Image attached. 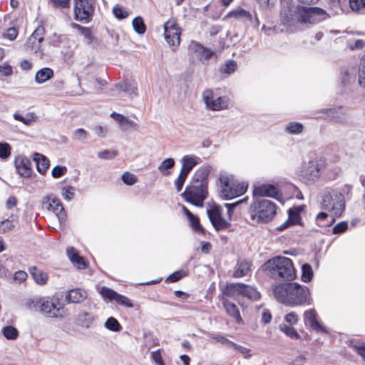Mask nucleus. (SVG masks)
Listing matches in <instances>:
<instances>
[{
	"label": "nucleus",
	"instance_id": "obj_1",
	"mask_svg": "<svg viewBox=\"0 0 365 365\" xmlns=\"http://www.w3.org/2000/svg\"><path fill=\"white\" fill-rule=\"evenodd\" d=\"M325 12L317 7L305 8L295 4L291 0H282L280 11L281 24L292 29L297 23L313 24L319 19L318 16H324Z\"/></svg>",
	"mask_w": 365,
	"mask_h": 365
},
{
	"label": "nucleus",
	"instance_id": "obj_2",
	"mask_svg": "<svg viewBox=\"0 0 365 365\" xmlns=\"http://www.w3.org/2000/svg\"><path fill=\"white\" fill-rule=\"evenodd\" d=\"M273 292L279 302L287 305L294 307L312 303L308 288L297 283L276 284L273 286Z\"/></svg>",
	"mask_w": 365,
	"mask_h": 365
},
{
	"label": "nucleus",
	"instance_id": "obj_3",
	"mask_svg": "<svg viewBox=\"0 0 365 365\" xmlns=\"http://www.w3.org/2000/svg\"><path fill=\"white\" fill-rule=\"evenodd\" d=\"M58 298L54 297H34L25 301L24 307L26 309L38 312L48 317L64 319L68 317L69 312L63 307H58L56 302Z\"/></svg>",
	"mask_w": 365,
	"mask_h": 365
},
{
	"label": "nucleus",
	"instance_id": "obj_4",
	"mask_svg": "<svg viewBox=\"0 0 365 365\" xmlns=\"http://www.w3.org/2000/svg\"><path fill=\"white\" fill-rule=\"evenodd\" d=\"M264 268L269 275L275 279L292 281L296 278L293 263L289 258L285 257L277 256L269 259L264 264Z\"/></svg>",
	"mask_w": 365,
	"mask_h": 365
},
{
	"label": "nucleus",
	"instance_id": "obj_5",
	"mask_svg": "<svg viewBox=\"0 0 365 365\" xmlns=\"http://www.w3.org/2000/svg\"><path fill=\"white\" fill-rule=\"evenodd\" d=\"M220 196L228 200L242 195L246 192L248 185L245 182H237L234 175L227 173H221L218 178Z\"/></svg>",
	"mask_w": 365,
	"mask_h": 365
},
{
	"label": "nucleus",
	"instance_id": "obj_6",
	"mask_svg": "<svg viewBox=\"0 0 365 365\" xmlns=\"http://www.w3.org/2000/svg\"><path fill=\"white\" fill-rule=\"evenodd\" d=\"M321 206L322 209L331 212L329 223L323 225L324 226L330 225L335 221L336 217L341 215L345 210L344 196L337 190L327 188L322 194Z\"/></svg>",
	"mask_w": 365,
	"mask_h": 365
},
{
	"label": "nucleus",
	"instance_id": "obj_7",
	"mask_svg": "<svg viewBox=\"0 0 365 365\" xmlns=\"http://www.w3.org/2000/svg\"><path fill=\"white\" fill-rule=\"evenodd\" d=\"M249 214L252 225L271 221L276 214L275 205L268 200L255 201L250 205Z\"/></svg>",
	"mask_w": 365,
	"mask_h": 365
},
{
	"label": "nucleus",
	"instance_id": "obj_8",
	"mask_svg": "<svg viewBox=\"0 0 365 365\" xmlns=\"http://www.w3.org/2000/svg\"><path fill=\"white\" fill-rule=\"evenodd\" d=\"M207 188L205 185H197L193 182L185 187L181 194L182 197L196 207H202L204 200L207 197Z\"/></svg>",
	"mask_w": 365,
	"mask_h": 365
},
{
	"label": "nucleus",
	"instance_id": "obj_9",
	"mask_svg": "<svg viewBox=\"0 0 365 365\" xmlns=\"http://www.w3.org/2000/svg\"><path fill=\"white\" fill-rule=\"evenodd\" d=\"M205 108L212 111H221L228 109L230 99L226 96H216L212 89L207 88L202 93Z\"/></svg>",
	"mask_w": 365,
	"mask_h": 365
},
{
	"label": "nucleus",
	"instance_id": "obj_10",
	"mask_svg": "<svg viewBox=\"0 0 365 365\" xmlns=\"http://www.w3.org/2000/svg\"><path fill=\"white\" fill-rule=\"evenodd\" d=\"M224 294L231 297H236L241 295L253 301L258 300L261 297L260 293L255 287L242 283H232L228 284L224 291Z\"/></svg>",
	"mask_w": 365,
	"mask_h": 365
},
{
	"label": "nucleus",
	"instance_id": "obj_11",
	"mask_svg": "<svg viewBox=\"0 0 365 365\" xmlns=\"http://www.w3.org/2000/svg\"><path fill=\"white\" fill-rule=\"evenodd\" d=\"M321 165L317 160L304 163L298 171L299 179L306 184L316 182L320 177Z\"/></svg>",
	"mask_w": 365,
	"mask_h": 365
},
{
	"label": "nucleus",
	"instance_id": "obj_12",
	"mask_svg": "<svg viewBox=\"0 0 365 365\" xmlns=\"http://www.w3.org/2000/svg\"><path fill=\"white\" fill-rule=\"evenodd\" d=\"M223 208L217 204L210 205L207 213L210 221L216 230H222L230 225L229 220L222 217Z\"/></svg>",
	"mask_w": 365,
	"mask_h": 365
},
{
	"label": "nucleus",
	"instance_id": "obj_13",
	"mask_svg": "<svg viewBox=\"0 0 365 365\" xmlns=\"http://www.w3.org/2000/svg\"><path fill=\"white\" fill-rule=\"evenodd\" d=\"M181 29L173 19H170L164 24V36L167 43L175 50L180 43Z\"/></svg>",
	"mask_w": 365,
	"mask_h": 365
},
{
	"label": "nucleus",
	"instance_id": "obj_14",
	"mask_svg": "<svg viewBox=\"0 0 365 365\" xmlns=\"http://www.w3.org/2000/svg\"><path fill=\"white\" fill-rule=\"evenodd\" d=\"M74 12L78 21L88 22L94 11V0H74Z\"/></svg>",
	"mask_w": 365,
	"mask_h": 365
},
{
	"label": "nucleus",
	"instance_id": "obj_15",
	"mask_svg": "<svg viewBox=\"0 0 365 365\" xmlns=\"http://www.w3.org/2000/svg\"><path fill=\"white\" fill-rule=\"evenodd\" d=\"M323 113H324V118L339 124L349 125L352 122L349 111L342 107L325 109Z\"/></svg>",
	"mask_w": 365,
	"mask_h": 365
},
{
	"label": "nucleus",
	"instance_id": "obj_16",
	"mask_svg": "<svg viewBox=\"0 0 365 365\" xmlns=\"http://www.w3.org/2000/svg\"><path fill=\"white\" fill-rule=\"evenodd\" d=\"M43 205L46 210L52 211L56 215L61 224L66 222V215L64 208L58 197L53 195H48L43 199Z\"/></svg>",
	"mask_w": 365,
	"mask_h": 365
},
{
	"label": "nucleus",
	"instance_id": "obj_17",
	"mask_svg": "<svg viewBox=\"0 0 365 365\" xmlns=\"http://www.w3.org/2000/svg\"><path fill=\"white\" fill-rule=\"evenodd\" d=\"M100 294L103 299L115 301L117 304L128 308H132L133 307L130 299L124 295L117 293L115 291L108 287H102L100 290Z\"/></svg>",
	"mask_w": 365,
	"mask_h": 365
},
{
	"label": "nucleus",
	"instance_id": "obj_18",
	"mask_svg": "<svg viewBox=\"0 0 365 365\" xmlns=\"http://www.w3.org/2000/svg\"><path fill=\"white\" fill-rule=\"evenodd\" d=\"M44 28L38 26L33 34L29 37L26 47L31 53H37L41 51V42L43 39Z\"/></svg>",
	"mask_w": 365,
	"mask_h": 365
},
{
	"label": "nucleus",
	"instance_id": "obj_19",
	"mask_svg": "<svg viewBox=\"0 0 365 365\" xmlns=\"http://www.w3.org/2000/svg\"><path fill=\"white\" fill-rule=\"evenodd\" d=\"M253 195L259 197H270L277 198L279 189L271 184H260L255 185L253 190Z\"/></svg>",
	"mask_w": 365,
	"mask_h": 365
},
{
	"label": "nucleus",
	"instance_id": "obj_20",
	"mask_svg": "<svg viewBox=\"0 0 365 365\" xmlns=\"http://www.w3.org/2000/svg\"><path fill=\"white\" fill-rule=\"evenodd\" d=\"M15 168L18 173L24 178L31 175V161L24 155H18L14 160Z\"/></svg>",
	"mask_w": 365,
	"mask_h": 365
},
{
	"label": "nucleus",
	"instance_id": "obj_21",
	"mask_svg": "<svg viewBox=\"0 0 365 365\" xmlns=\"http://www.w3.org/2000/svg\"><path fill=\"white\" fill-rule=\"evenodd\" d=\"M212 170V167L209 165H203L200 167L195 173L192 177L193 182L205 185L207 188L208 186V176Z\"/></svg>",
	"mask_w": 365,
	"mask_h": 365
},
{
	"label": "nucleus",
	"instance_id": "obj_22",
	"mask_svg": "<svg viewBox=\"0 0 365 365\" xmlns=\"http://www.w3.org/2000/svg\"><path fill=\"white\" fill-rule=\"evenodd\" d=\"M303 317L304 323L307 326H309L312 329L317 331L327 332L326 329L323 327L317 320V314L314 309H310L306 310L304 312Z\"/></svg>",
	"mask_w": 365,
	"mask_h": 365
},
{
	"label": "nucleus",
	"instance_id": "obj_23",
	"mask_svg": "<svg viewBox=\"0 0 365 365\" xmlns=\"http://www.w3.org/2000/svg\"><path fill=\"white\" fill-rule=\"evenodd\" d=\"M200 161L201 159L195 155H185L180 160V171L188 175L195 165L200 163Z\"/></svg>",
	"mask_w": 365,
	"mask_h": 365
},
{
	"label": "nucleus",
	"instance_id": "obj_24",
	"mask_svg": "<svg viewBox=\"0 0 365 365\" xmlns=\"http://www.w3.org/2000/svg\"><path fill=\"white\" fill-rule=\"evenodd\" d=\"M86 298V291L79 288L69 290L66 295V299L68 303H81Z\"/></svg>",
	"mask_w": 365,
	"mask_h": 365
},
{
	"label": "nucleus",
	"instance_id": "obj_25",
	"mask_svg": "<svg viewBox=\"0 0 365 365\" xmlns=\"http://www.w3.org/2000/svg\"><path fill=\"white\" fill-rule=\"evenodd\" d=\"M223 304L227 314L233 317L237 324H244V320L240 315V311L233 302L229 300H224Z\"/></svg>",
	"mask_w": 365,
	"mask_h": 365
},
{
	"label": "nucleus",
	"instance_id": "obj_26",
	"mask_svg": "<svg viewBox=\"0 0 365 365\" xmlns=\"http://www.w3.org/2000/svg\"><path fill=\"white\" fill-rule=\"evenodd\" d=\"M67 255L71 262L78 269H85L87 266L83 257H81L76 250L72 247L67 248Z\"/></svg>",
	"mask_w": 365,
	"mask_h": 365
},
{
	"label": "nucleus",
	"instance_id": "obj_27",
	"mask_svg": "<svg viewBox=\"0 0 365 365\" xmlns=\"http://www.w3.org/2000/svg\"><path fill=\"white\" fill-rule=\"evenodd\" d=\"M29 271L34 282L38 285H44L47 283L48 275L46 272L36 267H31Z\"/></svg>",
	"mask_w": 365,
	"mask_h": 365
},
{
	"label": "nucleus",
	"instance_id": "obj_28",
	"mask_svg": "<svg viewBox=\"0 0 365 365\" xmlns=\"http://www.w3.org/2000/svg\"><path fill=\"white\" fill-rule=\"evenodd\" d=\"M251 265L252 263L250 260H240L237 264V267L233 276L236 278H240L246 276L251 270Z\"/></svg>",
	"mask_w": 365,
	"mask_h": 365
},
{
	"label": "nucleus",
	"instance_id": "obj_29",
	"mask_svg": "<svg viewBox=\"0 0 365 365\" xmlns=\"http://www.w3.org/2000/svg\"><path fill=\"white\" fill-rule=\"evenodd\" d=\"M94 320L95 316L91 312H82L76 317L78 324L87 329L91 327Z\"/></svg>",
	"mask_w": 365,
	"mask_h": 365
},
{
	"label": "nucleus",
	"instance_id": "obj_30",
	"mask_svg": "<svg viewBox=\"0 0 365 365\" xmlns=\"http://www.w3.org/2000/svg\"><path fill=\"white\" fill-rule=\"evenodd\" d=\"M53 71L50 68H43L38 71L35 76V81L38 84H42L52 78Z\"/></svg>",
	"mask_w": 365,
	"mask_h": 365
},
{
	"label": "nucleus",
	"instance_id": "obj_31",
	"mask_svg": "<svg viewBox=\"0 0 365 365\" xmlns=\"http://www.w3.org/2000/svg\"><path fill=\"white\" fill-rule=\"evenodd\" d=\"M34 160L36 163L38 171L41 174H45L49 166L48 160L44 155L36 153L34 155Z\"/></svg>",
	"mask_w": 365,
	"mask_h": 365
},
{
	"label": "nucleus",
	"instance_id": "obj_32",
	"mask_svg": "<svg viewBox=\"0 0 365 365\" xmlns=\"http://www.w3.org/2000/svg\"><path fill=\"white\" fill-rule=\"evenodd\" d=\"M16 120L20 121L25 125L29 126L37 120V115L32 112L27 113L25 115H22L19 113L14 114Z\"/></svg>",
	"mask_w": 365,
	"mask_h": 365
},
{
	"label": "nucleus",
	"instance_id": "obj_33",
	"mask_svg": "<svg viewBox=\"0 0 365 365\" xmlns=\"http://www.w3.org/2000/svg\"><path fill=\"white\" fill-rule=\"evenodd\" d=\"M175 160L172 158L165 159L158 167V171L165 176L170 175V170L175 166Z\"/></svg>",
	"mask_w": 365,
	"mask_h": 365
},
{
	"label": "nucleus",
	"instance_id": "obj_34",
	"mask_svg": "<svg viewBox=\"0 0 365 365\" xmlns=\"http://www.w3.org/2000/svg\"><path fill=\"white\" fill-rule=\"evenodd\" d=\"M117 87L119 90L126 92L130 96L138 95V87L135 83L124 81L117 85Z\"/></svg>",
	"mask_w": 365,
	"mask_h": 365
},
{
	"label": "nucleus",
	"instance_id": "obj_35",
	"mask_svg": "<svg viewBox=\"0 0 365 365\" xmlns=\"http://www.w3.org/2000/svg\"><path fill=\"white\" fill-rule=\"evenodd\" d=\"M228 16L235 18L236 19L242 20L245 21H250L252 20L251 14L242 9H238L229 13Z\"/></svg>",
	"mask_w": 365,
	"mask_h": 365
},
{
	"label": "nucleus",
	"instance_id": "obj_36",
	"mask_svg": "<svg viewBox=\"0 0 365 365\" xmlns=\"http://www.w3.org/2000/svg\"><path fill=\"white\" fill-rule=\"evenodd\" d=\"M72 27L77 29L84 37V41L86 43L90 44L93 40V36L88 28L83 27L76 24H72Z\"/></svg>",
	"mask_w": 365,
	"mask_h": 365
},
{
	"label": "nucleus",
	"instance_id": "obj_37",
	"mask_svg": "<svg viewBox=\"0 0 365 365\" xmlns=\"http://www.w3.org/2000/svg\"><path fill=\"white\" fill-rule=\"evenodd\" d=\"M134 31L139 35H143L146 31V25L141 16L135 17L132 21Z\"/></svg>",
	"mask_w": 365,
	"mask_h": 365
},
{
	"label": "nucleus",
	"instance_id": "obj_38",
	"mask_svg": "<svg viewBox=\"0 0 365 365\" xmlns=\"http://www.w3.org/2000/svg\"><path fill=\"white\" fill-rule=\"evenodd\" d=\"M349 8L356 13L365 12V0H349Z\"/></svg>",
	"mask_w": 365,
	"mask_h": 365
},
{
	"label": "nucleus",
	"instance_id": "obj_39",
	"mask_svg": "<svg viewBox=\"0 0 365 365\" xmlns=\"http://www.w3.org/2000/svg\"><path fill=\"white\" fill-rule=\"evenodd\" d=\"M16 220L11 217V219H6L0 222V233L6 232L15 227Z\"/></svg>",
	"mask_w": 365,
	"mask_h": 365
},
{
	"label": "nucleus",
	"instance_id": "obj_40",
	"mask_svg": "<svg viewBox=\"0 0 365 365\" xmlns=\"http://www.w3.org/2000/svg\"><path fill=\"white\" fill-rule=\"evenodd\" d=\"M302 280L304 282H309L313 277V270L310 264H304L302 267Z\"/></svg>",
	"mask_w": 365,
	"mask_h": 365
},
{
	"label": "nucleus",
	"instance_id": "obj_41",
	"mask_svg": "<svg viewBox=\"0 0 365 365\" xmlns=\"http://www.w3.org/2000/svg\"><path fill=\"white\" fill-rule=\"evenodd\" d=\"M2 333L7 339H16L19 335L18 330L12 326H6L2 329Z\"/></svg>",
	"mask_w": 365,
	"mask_h": 365
},
{
	"label": "nucleus",
	"instance_id": "obj_42",
	"mask_svg": "<svg viewBox=\"0 0 365 365\" xmlns=\"http://www.w3.org/2000/svg\"><path fill=\"white\" fill-rule=\"evenodd\" d=\"M105 327L113 331H119L122 329L118 320L112 317L106 321Z\"/></svg>",
	"mask_w": 365,
	"mask_h": 365
},
{
	"label": "nucleus",
	"instance_id": "obj_43",
	"mask_svg": "<svg viewBox=\"0 0 365 365\" xmlns=\"http://www.w3.org/2000/svg\"><path fill=\"white\" fill-rule=\"evenodd\" d=\"M113 13L115 18L120 20L124 19L129 16V13L125 8L118 4L113 7Z\"/></svg>",
	"mask_w": 365,
	"mask_h": 365
},
{
	"label": "nucleus",
	"instance_id": "obj_44",
	"mask_svg": "<svg viewBox=\"0 0 365 365\" xmlns=\"http://www.w3.org/2000/svg\"><path fill=\"white\" fill-rule=\"evenodd\" d=\"M236 62L233 60H230L221 66L220 71L227 75H230L232 73L236 70Z\"/></svg>",
	"mask_w": 365,
	"mask_h": 365
},
{
	"label": "nucleus",
	"instance_id": "obj_45",
	"mask_svg": "<svg viewBox=\"0 0 365 365\" xmlns=\"http://www.w3.org/2000/svg\"><path fill=\"white\" fill-rule=\"evenodd\" d=\"M302 210L301 207L291 208L289 210V221L291 224H297L299 220V212Z\"/></svg>",
	"mask_w": 365,
	"mask_h": 365
},
{
	"label": "nucleus",
	"instance_id": "obj_46",
	"mask_svg": "<svg viewBox=\"0 0 365 365\" xmlns=\"http://www.w3.org/2000/svg\"><path fill=\"white\" fill-rule=\"evenodd\" d=\"M279 329L292 339H297L299 337V334H297L295 329L292 327H289L283 324L279 326Z\"/></svg>",
	"mask_w": 365,
	"mask_h": 365
},
{
	"label": "nucleus",
	"instance_id": "obj_47",
	"mask_svg": "<svg viewBox=\"0 0 365 365\" xmlns=\"http://www.w3.org/2000/svg\"><path fill=\"white\" fill-rule=\"evenodd\" d=\"M350 346L355 350L365 361V344L351 341Z\"/></svg>",
	"mask_w": 365,
	"mask_h": 365
},
{
	"label": "nucleus",
	"instance_id": "obj_48",
	"mask_svg": "<svg viewBox=\"0 0 365 365\" xmlns=\"http://www.w3.org/2000/svg\"><path fill=\"white\" fill-rule=\"evenodd\" d=\"M286 130L291 134H299L303 130V125L299 123L292 122L289 123Z\"/></svg>",
	"mask_w": 365,
	"mask_h": 365
},
{
	"label": "nucleus",
	"instance_id": "obj_49",
	"mask_svg": "<svg viewBox=\"0 0 365 365\" xmlns=\"http://www.w3.org/2000/svg\"><path fill=\"white\" fill-rule=\"evenodd\" d=\"M74 190L72 186H64L61 188V195L65 200L70 201L73 198Z\"/></svg>",
	"mask_w": 365,
	"mask_h": 365
},
{
	"label": "nucleus",
	"instance_id": "obj_50",
	"mask_svg": "<svg viewBox=\"0 0 365 365\" xmlns=\"http://www.w3.org/2000/svg\"><path fill=\"white\" fill-rule=\"evenodd\" d=\"M120 129L123 130H136L138 128V125L133 120L128 119L127 117L123 120Z\"/></svg>",
	"mask_w": 365,
	"mask_h": 365
},
{
	"label": "nucleus",
	"instance_id": "obj_51",
	"mask_svg": "<svg viewBox=\"0 0 365 365\" xmlns=\"http://www.w3.org/2000/svg\"><path fill=\"white\" fill-rule=\"evenodd\" d=\"M121 178L123 182L128 185H133L138 181L137 177L129 172H125Z\"/></svg>",
	"mask_w": 365,
	"mask_h": 365
},
{
	"label": "nucleus",
	"instance_id": "obj_52",
	"mask_svg": "<svg viewBox=\"0 0 365 365\" xmlns=\"http://www.w3.org/2000/svg\"><path fill=\"white\" fill-rule=\"evenodd\" d=\"M187 174L182 171L180 172L178 177L175 180V186L178 192H180L182 190L183 185L187 178Z\"/></svg>",
	"mask_w": 365,
	"mask_h": 365
},
{
	"label": "nucleus",
	"instance_id": "obj_53",
	"mask_svg": "<svg viewBox=\"0 0 365 365\" xmlns=\"http://www.w3.org/2000/svg\"><path fill=\"white\" fill-rule=\"evenodd\" d=\"M186 275V272L183 270H178L170 274L167 279L166 282H175Z\"/></svg>",
	"mask_w": 365,
	"mask_h": 365
},
{
	"label": "nucleus",
	"instance_id": "obj_54",
	"mask_svg": "<svg viewBox=\"0 0 365 365\" xmlns=\"http://www.w3.org/2000/svg\"><path fill=\"white\" fill-rule=\"evenodd\" d=\"M247 200V198H244L242 200H240L236 202H234V203H225V207L227 209V215H228V220H231V217L232 215V213H233V211H234V209L240 204L245 202Z\"/></svg>",
	"mask_w": 365,
	"mask_h": 365
},
{
	"label": "nucleus",
	"instance_id": "obj_55",
	"mask_svg": "<svg viewBox=\"0 0 365 365\" xmlns=\"http://www.w3.org/2000/svg\"><path fill=\"white\" fill-rule=\"evenodd\" d=\"M210 338L214 339L215 341L220 342L223 344H228L233 347H237V344L230 341L227 338L223 336L217 335V334H211Z\"/></svg>",
	"mask_w": 365,
	"mask_h": 365
},
{
	"label": "nucleus",
	"instance_id": "obj_56",
	"mask_svg": "<svg viewBox=\"0 0 365 365\" xmlns=\"http://www.w3.org/2000/svg\"><path fill=\"white\" fill-rule=\"evenodd\" d=\"M11 154V147L6 143H0V158L2 159H6Z\"/></svg>",
	"mask_w": 365,
	"mask_h": 365
},
{
	"label": "nucleus",
	"instance_id": "obj_57",
	"mask_svg": "<svg viewBox=\"0 0 365 365\" xmlns=\"http://www.w3.org/2000/svg\"><path fill=\"white\" fill-rule=\"evenodd\" d=\"M67 172V168L65 166L56 165L55 166L51 171L52 176L55 178H58L66 174Z\"/></svg>",
	"mask_w": 365,
	"mask_h": 365
},
{
	"label": "nucleus",
	"instance_id": "obj_58",
	"mask_svg": "<svg viewBox=\"0 0 365 365\" xmlns=\"http://www.w3.org/2000/svg\"><path fill=\"white\" fill-rule=\"evenodd\" d=\"M18 35V31L15 27L9 28L3 33V37L10 41H14Z\"/></svg>",
	"mask_w": 365,
	"mask_h": 365
},
{
	"label": "nucleus",
	"instance_id": "obj_59",
	"mask_svg": "<svg viewBox=\"0 0 365 365\" xmlns=\"http://www.w3.org/2000/svg\"><path fill=\"white\" fill-rule=\"evenodd\" d=\"M197 48L196 51L205 58V59H209L212 55L213 51L211 49L207 48L200 45H197Z\"/></svg>",
	"mask_w": 365,
	"mask_h": 365
},
{
	"label": "nucleus",
	"instance_id": "obj_60",
	"mask_svg": "<svg viewBox=\"0 0 365 365\" xmlns=\"http://www.w3.org/2000/svg\"><path fill=\"white\" fill-rule=\"evenodd\" d=\"M116 151H110L108 150H104L98 153V157L101 159H110L113 158L117 155Z\"/></svg>",
	"mask_w": 365,
	"mask_h": 365
},
{
	"label": "nucleus",
	"instance_id": "obj_61",
	"mask_svg": "<svg viewBox=\"0 0 365 365\" xmlns=\"http://www.w3.org/2000/svg\"><path fill=\"white\" fill-rule=\"evenodd\" d=\"M12 73V67L8 63H4L0 65V73L4 76H9Z\"/></svg>",
	"mask_w": 365,
	"mask_h": 365
},
{
	"label": "nucleus",
	"instance_id": "obj_62",
	"mask_svg": "<svg viewBox=\"0 0 365 365\" xmlns=\"http://www.w3.org/2000/svg\"><path fill=\"white\" fill-rule=\"evenodd\" d=\"M348 228V224L345 221H342L333 227L334 234H340L346 231Z\"/></svg>",
	"mask_w": 365,
	"mask_h": 365
},
{
	"label": "nucleus",
	"instance_id": "obj_63",
	"mask_svg": "<svg viewBox=\"0 0 365 365\" xmlns=\"http://www.w3.org/2000/svg\"><path fill=\"white\" fill-rule=\"evenodd\" d=\"M88 133L83 128H78L73 133V138L78 140H82L87 138Z\"/></svg>",
	"mask_w": 365,
	"mask_h": 365
},
{
	"label": "nucleus",
	"instance_id": "obj_64",
	"mask_svg": "<svg viewBox=\"0 0 365 365\" xmlns=\"http://www.w3.org/2000/svg\"><path fill=\"white\" fill-rule=\"evenodd\" d=\"M28 277V274L24 271H17L14 273L13 279L14 281H17L18 282H24Z\"/></svg>",
	"mask_w": 365,
	"mask_h": 365
}]
</instances>
